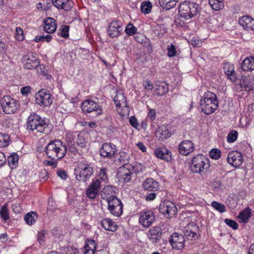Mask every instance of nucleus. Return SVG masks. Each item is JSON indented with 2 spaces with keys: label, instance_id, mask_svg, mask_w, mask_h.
Instances as JSON below:
<instances>
[{
  "label": "nucleus",
  "instance_id": "obj_1",
  "mask_svg": "<svg viewBox=\"0 0 254 254\" xmlns=\"http://www.w3.org/2000/svg\"><path fill=\"white\" fill-rule=\"evenodd\" d=\"M45 151L48 158L53 160H58L66 154V147L61 140L56 139L47 145Z\"/></svg>",
  "mask_w": 254,
  "mask_h": 254
},
{
  "label": "nucleus",
  "instance_id": "obj_2",
  "mask_svg": "<svg viewBox=\"0 0 254 254\" xmlns=\"http://www.w3.org/2000/svg\"><path fill=\"white\" fill-rule=\"evenodd\" d=\"M199 104L202 111L207 115L213 113L218 106V101L216 94L210 91L204 93Z\"/></svg>",
  "mask_w": 254,
  "mask_h": 254
},
{
  "label": "nucleus",
  "instance_id": "obj_3",
  "mask_svg": "<svg viewBox=\"0 0 254 254\" xmlns=\"http://www.w3.org/2000/svg\"><path fill=\"white\" fill-rule=\"evenodd\" d=\"M209 167V159L202 154L194 156L191 160L190 165V170L192 172L200 175L205 174Z\"/></svg>",
  "mask_w": 254,
  "mask_h": 254
},
{
  "label": "nucleus",
  "instance_id": "obj_4",
  "mask_svg": "<svg viewBox=\"0 0 254 254\" xmlns=\"http://www.w3.org/2000/svg\"><path fill=\"white\" fill-rule=\"evenodd\" d=\"M198 5L189 1L182 2L179 6V13L180 17L186 20L192 18L198 13Z\"/></svg>",
  "mask_w": 254,
  "mask_h": 254
},
{
  "label": "nucleus",
  "instance_id": "obj_5",
  "mask_svg": "<svg viewBox=\"0 0 254 254\" xmlns=\"http://www.w3.org/2000/svg\"><path fill=\"white\" fill-rule=\"evenodd\" d=\"M92 167L88 164L79 163L74 170L75 178L79 182H86L93 175Z\"/></svg>",
  "mask_w": 254,
  "mask_h": 254
},
{
  "label": "nucleus",
  "instance_id": "obj_6",
  "mask_svg": "<svg viewBox=\"0 0 254 254\" xmlns=\"http://www.w3.org/2000/svg\"><path fill=\"white\" fill-rule=\"evenodd\" d=\"M81 110L87 114L94 112L96 116L102 115L103 110L98 103L90 99L85 100L81 104Z\"/></svg>",
  "mask_w": 254,
  "mask_h": 254
},
{
  "label": "nucleus",
  "instance_id": "obj_7",
  "mask_svg": "<svg viewBox=\"0 0 254 254\" xmlns=\"http://www.w3.org/2000/svg\"><path fill=\"white\" fill-rule=\"evenodd\" d=\"M0 104L3 112L8 114L15 112L19 106L18 102L9 96L3 97L1 99Z\"/></svg>",
  "mask_w": 254,
  "mask_h": 254
},
{
  "label": "nucleus",
  "instance_id": "obj_8",
  "mask_svg": "<svg viewBox=\"0 0 254 254\" xmlns=\"http://www.w3.org/2000/svg\"><path fill=\"white\" fill-rule=\"evenodd\" d=\"M114 102L122 116L128 114L129 109L127 107L126 99L121 91H118L114 98Z\"/></svg>",
  "mask_w": 254,
  "mask_h": 254
},
{
  "label": "nucleus",
  "instance_id": "obj_9",
  "mask_svg": "<svg viewBox=\"0 0 254 254\" xmlns=\"http://www.w3.org/2000/svg\"><path fill=\"white\" fill-rule=\"evenodd\" d=\"M107 202L108 208L112 215L119 217L123 213V204L120 199L113 198Z\"/></svg>",
  "mask_w": 254,
  "mask_h": 254
},
{
  "label": "nucleus",
  "instance_id": "obj_10",
  "mask_svg": "<svg viewBox=\"0 0 254 254\" xmlns=\"http://www.w3.org/2000/svg\"><path fill=\"white\" fill-rule=\"evenodd\" d=\"M35 102L41 106H48L52 103L51 95L49 91L42 89L36 94Z\"/></svg>",
  "mask_w": 254,
  "mask_h": 254
},
{
  "label": "nucleus",
  "instance_id": "obj_11",
  "mask_svg": "<svg viewBox=\"0 0 254 254\" xmlns=\"http://www.w3.org/2000/svg\"><path fill=\"white\" fill-rule=\"evenodd\" d=\"M22 63L24 67L27 69H33L37 67L40 62L37 58L32 53H28L23 57Z\"/></svg>",
  "mask_w": 254,
  "mask_h": 254
},
{
  "label": "nucleus",
  "instance_id": "obj_12",
  "mask_svg": "<svg viewBox=\"0 0 254 254\" xmlns=\"http://www.w3.org/2000/svg\"><path fill=\"white\" fill-rule=\"evenodd\" d=\"M198 226L194 222L188 224L184 228V234L186 237L190 240L198 238Z\"/></svg>",
  "mask_w": 254,
  "mask_h": 254
},
{
  "label": "nucleus",
  "instance_id": "obj_13",
  "mask_svg": "<svg viewBox=\"0 0 254 254\" xmlns=\"http://www.w3.org/2000/svg\"><path fill=\"white\" fill-rule=\"evenodd\" d=\"M117 152L116 145L111 143H104L100 149V154L103 157L111 158Z\"/></svg>",
  "mask_w": 254,
  "mask_h": 254
},
{
  "label": "nucleus",
  "instance_id": "obj_14",
  "mask_svg": "<svg viewBox=\"0 0 254 254\" xmlns=\"http://www.w3.org/2000/svg\"><path fill=\"white\" fill-rule=\"evenodd\" d=\"M155 220V215L151 210L141 212L139 219V223L144 227H149Z\"/></svg>",
  "mask_w": 254,
  "mask_h": 254
},
{
  "label": "nucleus",
  "instance_id": "obj_15",
  "mask_svg": "<svg viewBox=\"0 0 254 254\" xmlns=\"http://www.w3.org/2000/svg\"><path fill=\"white\" fill-rule=\"evenodd\" d=\"M159 210L162 213L167 214L169 217H172L176 214L177 208L172 201H165L160 204Z\"/></svg>",
  "mask_w": 254,
  "mask_h": 254
},
{
  "label": "nucleus",
  "instance_id": "obj_16",
  "mask_svg": "<svg viewBox=\"0 0 254 254\" xmlns=\"http://www.w3.org/2000/svg\"><path fill=\"white\" fill-rule=\"evenodd\" d=\"M100 185L101 183L98 179L93 180L86 191L87 197L90 199L95 198L99 191Z\"/></svg>",
  "mask_w": 254,
  "mask_h": 254
},
{
  "label": "nucleus",
  "instance_id": "obj_17",
  "mask_svg": "<svg viewBox=\"0 0 254 254\" xmlns=\"http://www.w3.org/2000/svg\"><path fill=\"white\" fill-rule=\"evenodd\" d=\"M169 241L173 249L175 250H182L184 247L185 238L182 234L174 233Z\"/></svg>",
  "mask_w": 254,
  "mask_h": 254
},
{
  "label": "nucleus",
  "instance_id": "obj_18",
  "mask_svg": "<svg viewBox=\"0 0 254 254\" xmlns=\"http://www.w3.org/2000/svg\"><path fill=\"white\" fill-rule=\"evenodd\" d=\"M228 162L235 167H239L243 162L242 154L237 151L230 152L227 158Z\"/></svg>",
  "mask_w": 254,
  "mask_h": 254
},
{
  "label": "nucleus",
  "instance_id": "obj_19",
  "mask_svg": "<svg viewBox=\"0 0 254 254\" xmlns=\"http://www.w3.org/2000/svg\"><path fill=\"white\" fill-rule=\"evenodd\" d=\"M194 144L189 140L182 141L179 145L178 150L180 154L188 155L194 150Z\"/></svg>",
  "mask_w": 254,
  "mask_h": 254
},
{
  "label": "nucleus",
  "instance_id": "obj_20",
  "mask_svg": "<svg viewBox=\"0 0 254 254\" xmlns=\"http://www.w3.org/2000/svg\"><path fill=\"white\" fill-rule=\"evenodd\" d=\"M121 24L117 21L111 22L108 26V35L112 38L118 37L122 31Z\"/></svg>",
  "mask_w": 254,
  "mask_h": 254
},
{
  "label": "nucleus",
  "instance_id": "obj_21",
  "mask_svg": "<svg viewBox=\"0 0 254 254\" xmlns=\"http://www.w3.org/2000/svg\"><path fill=\"white\" fill-rule=\"evenodd\" d=\"M130 165L126 164V166H123L121 167L118 172V176L119 178H120L125 182H129L132 176V173L131 172L130 169L127 167H129Z\"/></svg>",
  "mask_w": 254,
  "mask_h": 254
},
{
  "label": "nucleus",
  "instance_id": "obj_22",
  "mask_svg": "<svg viewBox=\"0 0 254 254\" xmlns=\"http://www.w3.org/2000/svg\"><path fill=\"white\" fill-rule=\"evenodd\" d=\"M239 24L247 30H254V19L249 16H243L239 18Z\"/></svg>",
  "mask_w": 254,
  "mask_h": 254
},
{
  "label": "nucleus",
  "instance_id": "obj_23",
  "mask_svg": "<svg viewBox=\"0 0 254 254\" xmlns=\"http://www.w3.org/2000/svg\"><path fill=\"white\" fill-rule=\"evenodd\" d=\"M36 127L33 128V131L35 133L37 132L48 134L52 131L51 127L47 125L42 119L39 120V123L36 124Z\"/></svg>",
  "mask_w": 254,
  "mask_h": 254
},
{
  "label": "nucleus",
  "instance_id": "obj_24",
  "mask_svg": "<svg viewBox=\"0 0 254 254\" xmlns=\"http://www.w3.org/2000/svg\"><path fill=\"white\" fill-rule=\"evenodd\" d=\"M161 231L160 227H154L149 230L147 233L148 237L152 243H156L161 238Z\"/></svg>",
  "mask_w": 254,
  "mask_h": 254
},
{
  "label": "nucleus",
  "instance_id": "obj_25",
  "mask_svg": "<svg viewBox=\"0 0 254 254\" xmlns=\"http://www.w3.org/2000/svg\"><path fill=\"white\" fill-rule=\"evenodd\" d=\"M116 188L113 187L112 186H105L101 193L102 197L108 201L110 199H112L113 198H117L115 195Z\"/></svg>",
  "mask_w": 254,
  "mask_h": 254
},
{
  "label": "nucleus",
  "instance_id": "obj_26",
  "mask_svg": "<svg viewBox=\"0 0 254 254\" xmlns=\"http://www.w3.org/2000/svg\"><path fill=\"white\" fill-rule=\"evenodd\" d=\"M142 186L145 190L151 191H155L159 189V183L152 178L146 179Z\"/></svg>",
  "mask_w": 254,
  "mask_h": 254
},
{
  "label": "nucleus",
  "instance_id": "obj_27",
  "mask_svg": "<svg viewBox=\"0 0 254 254\" xmlns=\"http://www.w3.org/2000/svg\"><path fill=\"white\" fill-rule=\"evenodd\" d=\"M241 68L245 71L254 70V57L250 56L245 58L241 64Z\"/></svg>",
  "mask_w": 254,
  "mask_h": 254
},
{
  "label": "nucleus",
  "instance_id": "obj_28",
  "mask_svg": "<svg viewBox=\"0 0 254 254\" xmlns=\"http://www.w3.org/2000/svg\"><path fill=\"white\" fill-rule=\"evenodd\" d=\"M44 30L49 34L53 33L57 29L55 20L51 17H48L44 20Z\"/></svg>",
  "mask_w": 254,
  "mask_h": 254
},
{
  "label": "nucleus",
  "instance_id": "obj_29",
  "mask_svg": "<svg viewBox=\"0 0 254 254\" xmlns=\"http://www.w3.org/2000/svg\"><path fill=\"white\" fill-rule=\"evenodd\" d=\"M154 94L157 96H163L168 92V87L166 83L159 82L154 87Z\"/></svg>",
  "mask_w": 254,
  "mask_h": 254
},
{
  "label": "nucleus",
  "instance_id": "obj_30",
  "mask_svg": "<svg viewBox=\"0 0 254 254\" xmlns=\"http://www.w3.org/2000/svg\"><path fill=\"white\" fill-rule=\"evenodd\" d=\"M42 118L37 114L31 115L28 118L27 128L29 130L33 131V128L36 127V124L39 123V120Z\"/></svg>",
  "mask_w": 254,
  "mask_h": 254
},
{
  "label": "nucleus",
  "instance_id": "obj_31",
  "mask_svg": "<svg viewBox=\"0 0 254 254\" xmlns=\"http://www.w3.org/2000/svg\"><path fill=\"white\" fill-rule=\"evenodd\" d=\"M101 225L106 230L115 231L117 228L116 223L109 218H105L101 222Z\"/></svg>",
  "mask_w": 254,
  "mask_h": 254
},
{
  "label": "nucleus",
  "instance_id": "obj_32",
  "mask_svg": "<svg viewBox=\"0 0 254 254\" xmlns=\"http://www.w3.org/2000/svg\"><path fill=\"white\" fill-rule=\"evenodd\" d=\"M224 69L225 73L232 81L234 82L236 80V75L235 73L233 65L229 64H225L224 66Z\"/></svg>",
  "mask_w": 254,
  "mask_h": 254
},
{
  "label": "nucleus",
  "instance_id": "obj_33",
  "mask_svg": "<svg viewBox=\"0 0 254 254\" xmlns=\"http://www.w3.org/2000/svg\"><path fill=\"white\" fill-rule=\"evenodd\" d=\"M251 216V209L250 207H247L239 214L238 218L240 219V223H246L249 222Z\"/></svg>",
  "mask_w": 254,
  "mask_h": 254
},
{
  "label": "nucleus",
  "instance_id": "obj_34",
  "mask_svg": "<svg viewBox=\"0 0 254 254\" xmlns=\"http://www.w3.org/2000/svg\"><path fill=\"white\" fill-rule=\"evenodd\" d=\"M154 153L157 158L163 160L168 161L170 158V152L167 149L157 148Z\"/></svg>",
  "mask_w": 254,
  "mask_h": 254
},
{
  "label": "nucleus",
  "instance_id": "obj_35",
  "mask_svg": "<svg viewBox=\"0 0 254 254\" xmlns=\"http://www.w3.org/2000/svg\"><path fill=\"white\" fill-rule=\"evenodd\" d=\"M240 85L242 88L247 91H250L254 88V83L251 82L247 77H244L241 81Z\"/></svg>",
  "mask_w": 254,
  "mask_h": 254
},
{
  "label": "nucleus",
  "instance_id": "obj_36",
  "mask_svg": "<svg viewBox=\"0 0 254 254\" xmlns=\"http://www.w3.org/2000/svg\"><path fill=\"white\" fill-rule=\"evenodd\" d=\"M178 1V0H159V2L163 8L170 9L176 5Z\"/></svg>",
  "mask_w": 254,
  "mask_h": 254
},
{
  "label": "nucleus",
  "instance_id": "obj_37",
  "mask_svg": "<svg viewBox=\"0 0 254 254\" xmlns=\"http://www.w3.org/2000/svg\"><path fill=\"white\" fill-rule=\"evenodd\" d=\"M96 245L95 241L89 240L87 242L85 246V252L84 254H94Z\"/></svg>",
  "mask_w": 254,
  "mask_h": 254
},
{
  "label": "nucleus",
  "instance_id": "obj_38",
  "mask_svg": "<svg viewBox=\"0 0 254 254\" xmlns=\"http://www.w3.org/2000/svg\"><path fill=\"white\" fill-rule=\"evenodd\" d=\"M209 3L213 9L219 10L224 6L223 0H209Z\"/></svg>",
  "mask_w": 254,
  "mask_h": 254
},
{
  "label": "nucleus",
  "instance_id": "obj_39",
  "mask_svg": "<svg viewBox=\"0 0 254 254\" xmlns=\"http://www.w3.org/2000/svg\"><path fill=\"white\" fill-rule=\"evenodd\" d=\"M38 218L37 214L33 211L28 213L24 217V220L28 225H32Z\"/></svg>",
  "mask_w": 254,
  "mask_h": 254
},
{
  "label": "nucleus",
  "instance_id": "obj_40",
  "mask_svg": "<svg viewBox=\"0 0 254 254\" xmlns=\"http://www.w3.org/2000/svg\"><path fill=\"white\" fill-rule=\"evenodd\" d=\"M18 157L17 154H12L10 155L7 158V162L11 169H14L16 167L18 164Z\"/></svg>",
  "mask_w": 254,
  "mask_h": 254
},
{
  "label": "nucleus",
  "instance_id": "obj_41",
  "mask_svg": "<svg viewBox=\"0 0 254 254\" xmlns=\"http://www.w3.org/2000/svg\"><path fill=\"white\" fill-rule=\"evenodd\" d=\"M0 215L5 222L9 219L7 203H5L1 207L0 210Z\"/></svg>",
  "mask_w": 254,
  "mask_h": 254
},
{
  "label": "nucleus",
  "instance_id": "obj_42",
  "mask_svg": "<svg viewBox=\"0 0 254 254\" xmlns=\"http://www.w3.org/2000/svg\"><path fill=\"white\" fill-rule=\"evenodd\" d=\"M9 141V136L7 134L0 132V147H4L7 146Z\"/></svg>",
  "mask_w": 254,
  "mask_h": 254
},
{
  "label": "nucleus",
  "instance_id": "obj_43",
  "mask_svg": "<svg viewBox=\"0 0 254 254\" xmlns=\"http://www.w3.org/2000/svg\"><path fill=\"white\" fill-rule=\"evenodd\" d=\"M160 138L162 139H165L169 137L171 135V132L169 130L168 127L166 126L161 127L160 128Z\"/></svg>",
  "mask_w": 254,
  "mask_h": 254
},
{
  "label": "nucleus",
  "instance_id": "obj_44",
  "mask_svg": "<svg viewBox=\"0 0 254 254\" xmlns=\"http://www.w3.org/2000/svg\"><path fill=\"white\" fill-rule=\"evenodd\" d=\"M137 32V28L133 25L129 23L128 24L126 28L125 32L128 35L130 36H132L136 34Z\"/></svg>",
  "mask_w": 254,
  "mask_h": 254
},
{
  "label": "nucleus",
  "instance_id": "obj_45",
  "mask_svg": "<svg viewBox=\"0 0 254 254\" xmlns=\"http://www.w3.org/2000/svg\"><path fill=\"white\" fill-rule=\"evenodd\" d=\"M152 8V4L149 1L143 2L141 5V9L142 11L144 13H149L151 12Z\"/></svg>",
  "mask_w": 254,
  "mask_h": 254
},
{
  "label": "nucleus",
  "instance_id": "obj_46",
  "mask_svg": "<svg viewBox=\"0 0 254 254\" xmlns=\"http://www.w3.org/2000/svg\"><path fill=\"white\" fill-rule=\"evenodd\" d=\"M211 205L216 210L221 213H223L226 211V208L223 204L214 201L212 202Z\"/></svg>",
  "mask_w": 254,
  "mask_h": 254
},
{
  "label": "nucleus",
  "instance_id": "obj_47",
  "mask_svg": "<svg viewBox=\"0 0 254 254\" xmlns=\"http://www.w3.org/2000/svg\"><path fill=\"white\" fill-rule=\"evenodd\" d=\"M52 39V36L50 35H47L46 36H37L34 39V41L36 42L46 41L47 42H49Z\"/></svg>",
  "mask_w": 254,
  "mask_h": 254
},
{
  "label": "nucleus",
  "instance_id": "obj_48",
  "mask_svg": "<svg viewBox=\"0 0 254 254\" xmlns=\"http://www.w3.org/2000/svg\"><path fill=\"white\" fill-rule=\"evenodd\" d=\"M120 156L118 158V160L120 162L123 164H126L129 158L128 155L124 152H120L119 153Z\"/></svg>",
  "mask_w": 254,
  "mask_h": 254
},
{
  "label": "nucleus",
  "instance_id": "obj_49",
  "mask_svg": "<svg viewBox=\"0 0 254 254\" xmlns=\"http://www.w3.org/2000/svg\"><path fill=\"white\" fill-rule=\"evenodd\" d=\"M107 172V170L106 168H101L98 172L99 177L104 182H106L108 178Z\"/></svg>",
  "mask_w": 254,
  "mask_h": 254
},
{
  "label": "nucleus",
  "instance_id": "obj_50",
  "mask_svg": "<svg viewBox=\"0 0 254 254\" xmlns=\"http://www.w3.org/2000/svg\"><path fill=\"white\" fill-rule=\"evenodd\" d=\"M238 134L236 130L231 131L227 136V141L230 143L234 142L237 138Z\"/></svg>",
  "mask_w": 254,
  "mask_h": 254
},
{
  "label": "nucleus",
  "instance_id": "obj_51",
  "mask_svg": "<svg viewBox=\"0 0 254 254\" xmlns=\"http://www.w3.org/2000/svg\"><path fill=\"white\" fill-rule=\"evenodd\" d=\"M221 151L219 149H212L209 152L210 157L214 159H218L220 157Z\"/></svg>",
  "mask_w": 254,
  "mask_h": 254
},
{
  "label": "nucleus",
  "instance_id": "obj_52",
  "mask_svg": "<svg viewBox=\"0 0 254 254\" xmlns=\"http://www.w3.org/2000/svg\"><path fill=\"white\" fill-rule=\"evenodd\" d=\"M15 38L19 41L24 40L23 31L20 27H17L16 29Z\"/></svg>",
  "mask_w": 254,
  "mask_h": 254
},
{
  "label": "nucleus",
  "instance_id": "obj_53",
  "mask_svg": "<svg viewBox=\"0 0 254 254\" xmlns=\"http://www.w3.org/2000/svg\"><path fill=\"white\" fill-rule=\"evenodd\" d=\"M224 222L227 225L229 226L234 230H236L238 228V224L235 221L233 220L226 218L225 219Z\"/></svg>",
  "mask_w": 254,
  "mask_h": 254
},
{
  "label": "nucleus",
  "instance_id": "obj_54",
  "mask_svg": "<svg viewBox=\"0 0 254 254\" xmlns=\"http://www.w3.org/2000/svg\"><path fill=\"white\" fill-rule=\"evenodd\" d=\"M73 5V2L70 0H67L64 1L63 5H62L61 9H63L65 10H70Z\"/></svg>",
  "mask_w": 254,
  "mask_h": 254
},
{
  "label": "nucleus",
  "instance_id": "obj_55",
  "mask_svg": "<svg viewBox=\"0 0 254 254\" xmlns=\"http://www.w3.org/2000/svg\"><path fill=\"white\" fill-rule=\"evenodd\" d=\"M168 56L169 57H174L176 54V48L175 45L171 44L170 46L167 47Z\"/></svg>",
  "mask_w": 254,
  "mask_h": 254
},
{
  "label": "nucleus",
  "instance_id": "obj_56",
  "mask_svg": "<svg viewBox=\"0 0 254 254\" xmlns=\"http://www.w3.org/2000/svg\"><path fill=\"white\" fill-rule=\"evenodd\" d=\"M142 84L144 88L148 91H151L154 87L149 80L143 81Z\"/></svg>",
  "mask_w": 254,
  "mask_h": 254
},
{
  "label": "nucleus",
  "instance_id": "obj_57",
  "mask_svg": "<svg viewBox=\"0 0 254 254\" xmlns=\"http://www.w3.org/2000/svg\"><path fill=\"white\" fill-rule=\"evenodd\" d=\"M69 26L64 25L61 30V36L64 38H67L69 36Z\"/></svg>",
  "mask_w": 254,
  "mask_h": 254
},
{
  "label": "nucleus",
  "instance_id": "obj_58",
  "mask_svg": "<svg viewBox=\"0 0 254 254\" xmlns=\"http://www.w3.org/2000/svg\"><path fill=\"white\" fill-rule=\"evenodd\" d=\"M57 175L60 177L61 179L64 180L67 178V173L64 170L59 169L57 172Z\"/></svg>",
  "mask_w": 254,
  "mask_h": 254
},
{
  "label": "nucleus",
  "instance_id": "obj_59",
  "mask_svg": "<svg viewBox=\"0 0 254 254\" xmlns=\"http://www.w3.org/2000/svg\"><path fill=\"white\" fill-rule=\"evenodd\" d=\"M65 0H52L53 4L58 8H61ZM67 1V0H65Z\"/></svg>",
  "mask_w": 254,
  "mask_h": 254
},
{
  "label": "nucleus",
  "instance_id": "obj_60",
  "mask_svg": "<svg viewBox=\"0 0 254 254\" xmlns=\"http://www.w3.org/2000/svg\"><path fill=\"white\" fill-rule=\"evenodd\" d=\"M66 254H79L78 250L76 249L71 247H68L67 248V250L66 251Z\"/></svg>",
  "mask_w": 254,
  "mask_h": 254
},
{
  "label": "nucleus",
  "instance_id": "obj_61",
  "mask_svg": "<svg viewBox=\"0 0 254 254\" xmlns=\"http://www.w3.org/2000/svg\"><path fill=\"white\" fill-rule=\"evenodd\" d=\"M86 142L83 138H80L79 136H78V139L77 140V144L78 146L81 148H85L86 146Z\"/></svg>",
  "mask_w": 254,
  "mask_h": 254
},
{
  "label": "nucleus",
  "instance_id": "obj_62",
  "mask_svg": "<svg viewBox=\"0 0 254 254\" xmlns=\"http://www.w3.org/2000/svg\"><path fill=\"white\" fill-rule=\"evenodd\" d=\"M156 195L157 194L155 192H151L145 196V200L146 201H152L156 198Z\"/></svg>",
  "mask_w": 254,
  "mask_h": 254
},
{
  "label": "nucleus",
  "instance_id": "obj_63",
  "mask_svg": "<svg viewBox=\"0 0 254 254\" xmlns=\"http://www.w3.org/2000/svg\"><path fill=\"white\" fill-rule=\"evenodd\" d=\"M129 122L130 124L134 127L136 128L138 125L137 119L134 117H131Z\"/></svg>",
  "mask_w": 254,
  "mask_h": 254
},
{
  "label": "nucleus",
  "instance_id": "obj_64",
  "mask_svg": "<svg viewBox=\"0 0 254 254\" xmlns=\"http://www.w3.org/2000/svg\"><path fill=\"white\" fill-rule=\"evenodd\" d=\"M45 234L46 231L45 230H42L40 232H39L38 234V239L40 244L41 242H43V238L45 237Z\"/></svg>",
  "mask_w": 254,
  "mask_h": 254
}]
</instances>
